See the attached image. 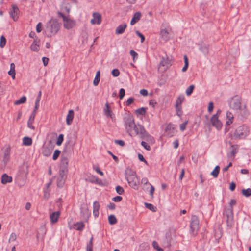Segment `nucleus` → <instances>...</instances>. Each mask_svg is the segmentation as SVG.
I'll list each match as a JSON object with an SVG mask.
<instances>
[{
	"instance_id": "nucleus-25",
	"label": "nucleus",
	"mask_w": 251,
	"mask_h": 251,
	"mask_svg": "<svg viewBox=\"0 0 251 251\" xmlns=\"http://www.w3.org/2000/svg\"><path fill=\"white\" fill-rule=\"evenodd\" d=\"M84 227V224L82 222H77L73 225V228L78 231H82Z\"/></svg>"
},
{
	"instance_id": "nucleus-3",
	"label": "nucleus",
	"mask_w": 251,
	"mask_h": 251,
	"mask_svg": "<svg viewBox=\"0 0 251 251\" xmlns=\"http://www.w3.org/2000/svg\"><path fill=\"white\" fill-rule=\"evenodd\" d=\"M126 178L130 187L137 190L139 185V180L136 172L130 168L126 170Z\"/></svg>"
},
{
	"instance_id": "nucleus-45",
	"label": "nucleus",
	"mask_w": 251,
	"mask_h": 251,
	"mask_svg": "<svg viewBox=\"0 0 251 251\" xmlns=\"http://www.w3.org/2000/svg\"><path fill=\"white\" fill-rule=\"evenodd\" d=\"M135 112L137 115H144L146 113V109L142 107L137 109Z\"/></svg>"
},
{
	"instance_id": "nucleus-52",
	"label": "nucleus",
	"mask_w": 251,
	"mask_h": 251,
	"mask_svg": "<svg viewBox=\"0 0 251 251\" xmlns=\"http://www.w3.org/2000/svg\"><path fill=\"white\" fill-rule=\"evenodd\" d=\"M42 24L41 22H39L37 24L36 27V30L37 32L40 33L42 30Z\"/></svg>"
},
{
	"instance_id": "nucleus-15",
	"label": "nucleus",
	"mask_w": 251,
	"mask_h": 251,
	"mask_svg": "<svg viewBox=\"0 0 251 251\" xmlns=\"http://www.w3.org/2000/svg\"><path fill=\"white\" fill-rule=\"evenodd\" d=\"M60 212L59 211L52 212L50 215V219L51 224H54L57 223L60 217Z\"/></svg>"
},
{
	"instance_id": "nucleus-43",
	"label": "nucleus",
	"mask_w": 251,
	"mask_h": 251,
	"mask_svg": "<svg viewBox=\"0 0 251 251\" xmlns=\"http://www.w3.org/2000/svg\"><path fill=\"white\" fill-rule=\"evenodd\" d=\"M175 108L176 112V115L178 117H181L183 114L181 106H175Z\"/></svg>"
},
{
	"instance_id": "nucleus-1",
	"label": "nucleus",
	"mask_w": 251,
	"mask_h": 251,
	"mask_svg": "<svg viewBox=\"0 0 251 251\" xmlns=\"http://www.w3.org/2000/svg\"><path fill=\"white\" fill-rule=\"evenodd\" d=\"M241 98L239 96L236 95L228 101L229 107L235 111L238 118L241 120H245L250 115V112L245 104H242Z\"/></svg>"
},
{
	"instance_id": "nucleus-18",
	"label": "nucleus",
	"mask_w": 251,
	"mask_h": 251,
	"mask_svg": "<svg viewBox=\"0 0 251 251\" xmlns=\"http://www.w3.org/2000/svg\"><path fill=\"white\" fill-rule=\"evenodd\" d=\"M12 180V177L9 176L7 174H3L1 176V182L2 184L5 185L8 183H11Z\"/></svg>"
},
{
	"instance_id": "nucleus-48",
	"label": "nucleus",
	"mask_w": 251,
	"mask_h": 251,
	"mask_svg": "<svg viewBox=\"0 0 251 251\" xmlns=\"http://www.w3.org/2000/svg\"><path fill=\"white\" fill-rule=\"evenodd\" d=\"M43 154L45 156H48L51 154V151L48 148H45L43 151Z\"/></svg>"
},
{
	"instance_id": "nucleus-33",
	"label": "nucleus",
	"mask_w": 251,
	"mask_h": 251,
	"mask_svg": "<svg viewBox=\"0 0 251 251\" xmlns=\"http://www.w3.org/2000/svg\"><path fill=\"white\" fill-rule=\"evenodd\" d=\"M117 222V219L113 215H110L108 216V222L110 225H114Z\"/></svg>"
},
{
	"instance_id": "nucleus-37",
	"label": "nucleus",
	"mask_w": 251,
	"mask_h": 251,
	"mask_svg": "<svg viewBox=\"0 0 251 251\" xmlns=\"http://www.w3.org/2000/svg\"><path fill=\"white\" fill-rule=\"evenodd\" d=\"M26 100V98L25 96L22 97L19 100L15 101L14 102L15 105H19L21 104H23L25 102Z\"/></svg>"
},
{
	"instance_id": "nucleus-29",
	"label": "nucleus",
	"mask_w": 251,
	"mask_h": 251,
	"mask_svg": "<svg viewBox=\"0 0 251 251\" xmlns=\"http://www.w3.org/2000/svg\"><path fill=\"white\" fill-rule=\"evenodd\" d=\"M160 65L168 67L170 65V63L168 58L163 57L160 62Z\"/></svg>"
},
{
	"instance_id": "nucleus-41",
	"label": "nucleus",
	"mask_w": 251,
	"mask_h": 251,
	"mask_svg": "<svg viewBox=\"0 0 251 251\" xmlns=\"http://www.w3.org/2000/svg\"><path fill=\"white\" fill-rule=\"evenodd\" d=\"M65 180L66 179H65L64 178H61L60 177H58L57 180V186L58 187H62L65 183Z\"/></svg>"
},
{
	"instance_id": "nucleus-62",
	"label": "nucleus",
	"mask_w": 251,
	"mask_h": 251,
	"mask_svg": "<svg viewBox=\"0 0 251 251\" xmlns=\"http://www.w3.org/2000/svg\"><path fill=\"white\" fill-rule=\"evenodd\" d=\"M8 74L9 75H11L12 78L14 79L15 78V71L10 70Z\"/></svg>"
},
{
	"instance_id": "nucleus-4",
	"label": "nucleus",
	"mask_w": 251,
	"mask_h": 251,
	"mask_svg": "<svg viewBox=\"0 0 251 251\" xmlns=\"http://www.w3.org/2000/svg\"><path fill=\"white\" fill-rule=\"evenodd\" d=\"M58 15L62 18L63 27L66 29L70 30L76 26V21L71 19L69 15H65L61 12H58Z\"/></svg>"
},
{
	"instance_id": "nucleus-51",
	"label": "nucleus",
	"mask_w": 251,
	"mask_h": 251,
	"mask_svg": "<svg viewBox=\"0 0 251 251\" xmlns=\"http://www.w3.org/2000/svg\"><path fill=\"white\" fill-rule=\"evenodd\" d=\"M60 153V151L58 150H56L54 151V153L53 154V156H52L53 160H56L57 159V158L58 157Z\"/></svg>"
},
{
	"instance_id": "nucleus-2",
	"label": "nucleus",
	"mask_w": 251,
	"mask_h": 251,
	"mask_svg": "<svg viewBox=\"0 0 251 251\" xmlns=\"http://www.w3.org/2000/svg\"><path fill=\"white\" fill-rule=\"evenodd\" d=\"M60 29V24L55 18H51L48 21L45 26L43 33L49 38L55 36Z\"/></svg>"
},
{
	"instance_id": "nucleus-11",
	"label": "nucleus",
	"mask_w": 251,
	"mask_h": 251,
	"mask_svg": "<svg viewBox=\"0 0 251 251\" xmlns=\"http://www.w3.org/2000/svg\"><path fill=\"white\" fill-rule=\"evenodd\" d=\"M10 17L14 21L18 20L19 18V8L15 4L12 5V8L9 12Z\"/></svg>"
},
{
	"instance_id": "nucleus-57",
	"label": "nucleus",
	"mask_w": 251,
	"mask_h": 251,
	"mask_svg": "<svg viewBox=\"0 0 251 251\" xmlns=\"http://www.w3.org/2000/svg\"><path fill=\"white\" fill-rule=\"evenodd\" d=\"M213 108H214L213 103L212 102H210L208 103V108H207V110H208V112L211 113L213 110Z\"/></svg>"
},
{
	"instance_id": "nucleus-22",
	"label": "nucleus",
	"mask_w": 251,
	"mask_h": 251,
	"mask_svg": "<svg viewBox=\"0 0 251 251\" xmlns=\"http://www.w3.org/2000/svg\"><path fill=\"white\" fill-rule=\"evenodd\" d=\"M74 112L73 110H69L66 117V124L70 125L74 119Z\"/></svg>"
},
{
	"instance_id": "nucleus-55",
	"label": "nucleus",
	"mask_w": 251,
	"mask_h": 251,
	"mask_svg": "<svg viewBox=\"0 0 251 251\" xmlns=\"http://www.w3.org/2000/svg\"><path fill=\"white\" fill-rule=\"evenodd\" d=\"M17 239V235L15 233H12L9 239V242L15 241Z\"/></svg>"
},
{
	"instance_id": "nucleus-31",
	"label": "nucleus",
	"mask_w": 251,
	"mask_h": 251,
	"mask_svg": "<svg viewBox=\"0 0 251 251\" xmlns=\"http://www.w3.org/2000/svg\"><path fill=\"white\" fill-rule=\"evenodd\" d=\"M67 169L66 168L60 169L58 177L66 179L67 177Z\"/></svg>"
},
{
	"instance_id": "nucleus-26",
	"label": "nucleus",
	"mask_w": 251,
	"mask_h": 251,
	"mask_svg": "<svg viewBox=\"0 0 251 251\" xmlns=\"http://www.w3.org/2000/svg\"><path fill=\"white\" fill-rule=\"evenodd\" d=\"M35 119V117H34V115H30L29 117V118L28 119V122H27V126L28 128H29L31 129H34V126H33V123H34Z\"/></svg>"
},
{
	"instance_id": "nucleus-19",
	"label": "nucleus",
	"mask_w": 251,
	"mask_h": 251,
	"mask_svg": "<svg viewBox=\"0 0 251 251\" xmlns=\"http://www.w3.org/2000/svg\"><path fill=\"white\" fill-rule=\"evenodd\" d=\"M126 27L127 25L126 24H121L118 25L115 30L116 34L119 35L123 34L125 32Z\"/></svg>"
},
{
	"instance_id": "nucleus-36",
	"label": "nucleus",
	"mask_w": 251,
	"mask_h": 251,
	"mask_svg": "<svg viewBox=\"0 0 251 251\" xmlns=\"http://www.w3.org/2000/svg\"><path fill=\"white\" fill-rule=\"evenodd\" d=\"M220 171V167L219 166H216L213 171L211 173V175L213 176L215 178L217 177L218 176Z\"/></svg>"
},
{
	"instance_id": "nucleus-23",
	"label": "nucleus",
	"mask_w": 251,
	"mask_h": 251,
	"mask_svg": "<svg viewBox=\"0 0 251 251\" xmlns=\"http://www.w3.org/2000/svg\"><path fill=\"white\" fill-rule=\"evenodd\" d=\"M100 204L99 202L95 201L93 203V215L95 217H98L99 214Z\"/></svg>"
},
{
	"instance_id": "nucleus-56",
	"label": "nucleus",
	"mask_w": 251,
	"mask_h": 251,
	"mask_svg": "<svg viewBox=\"0 0 251 251\" xmlns=\"http://www.w3.org/2000/svg\"><path fill=\"white\" fill-rule=\"evenodd\" d=\"M112 75L114 77H117L119 75L120 72L118 69H114L112 71Z\"/></svg>"
},
{
	"instance_id": "nucleus-6",
	"label": "nucleus",
	"mask_w": 251,
	"mask_h": 251,
	"mask_svg": "<svg viewBox=\"0 0 251 251\" xmlns=\"http://www.w3.org/2000/svg\"><path fill=\"white\" fill-rule=\"evenodd\" d=\"M135 124L133 116H128L125 119V126L127 132L130 134H133Z\"/></svg>"
},
{
	"instance_id": "nucleus-21",
	"label": "nucleus",
	"mask_w": 251,
	"mask_h": 251,
	"mask_svg": "<svg viewBox=\"0 0 251 251\" xmlns=\"http://www.w3.org/2000/svg\"><path fill=\"white\" fill-rule=\"evenodd\" d=\"M226 125H230L233 123V114L230 111H227L226 114Z\"/></svg>"
},
{
	"instance_id": "nucleus-64",
	"label": "nucleus",
	"mask_w": 251,
	"mask_h": 251,
	"mask_svg": "<svg viewBox=\"0 0 251 251\" xmlns=\"http://www.w3.org/2000/svg\"><path fill=\"white\" fill-rule=\"evenodd\" d=\"M44 197L45 199H48L50 197V193L49 189H46L44 190Z\"/></svg>"
},
{
	"instance_id": "nucleus-7",
	"label": "nucleus",
	"mask_w": 251,
	"mask_h": 251,
	"mask_svg": "<svg viewBox=\"0 0 251 251\" xmlns=\"http://www.w3.org/2000/svg\"><path fill=\"white\" fill-rule=\"evenodd\" d=\"M190 232L193 235H197L199 229V220L196 215H193L190 224Z\"/></svg>"
},
{
	"instance_id": "nucleus-49",
	"label": "nucleus",
	"mask_w": 251,
	"mask_h": 251,
	"mask_svg": "<svg viewBox=\"0 0 251 251\" xmlns=\"http://www.w3.org/2000/svg\"><path fill=\"white\" fill-rule=\"evenodd\" d=\"M6 44V39L4 36H1L0 39V47L3 48L4 47Z\"/></svg>"
},
{
	"instance_id": "nucleus-30",
	"label": "nucleus",
	"mask_w": 251,
	"mask_h": 251,
	"mask_svg": "<svg viewBox=\"0 0 251 251\" xmlns=\"http://www.w3.org/2000/svg\"><path fill=\"white\" fill-rule=\"evenodd\" d=\"M237 152V148L234 146L232 147V151L228 154V157L232 159H233L235 157V154Z\"/></svg>"
},
{
	"instance_id": "nucleus-47",
	"label": "nucleus",
	"mask_w": 251,
	"mask_h": 251,
	"mask_svg": "<svg viewBox=\"0 0 251 251\" xmlns=\"http://www.w3.org/2000/svg\"><path fill=\"white\" fill-rule=\"evenodd\" d=\"M63 139H64L63 135L60 134L57 138L56 144L58 146L60 145L62 143L63 141Z\"/></svg>"
},
{
	"instance_id": "nucleus-63",
	"label": "nucleus",
	"mask_w": 251,
	"mask_h": 251,
	"mask_svg": "<svg viewBox=\"0 0 251 251\" xmlns=\"http://www.w3.org/2000/svg\"><path fill=\"white\" fill-rule=\"evenodd\" d=\"M93 169L94 170H95L96 172L99 174L100 176H103V173L100 170V168L98 167H94Z\"/></svg>"
},
{
	"instance_id": "nucleus-58",
	"label": "nucleus",
	"mask_w": 251,
	"mask_h": 251,
	"mask_svg": "<svg viewBox=\"0 0 251 251\" xmlns=\"http://www.w3.org/2000/svg\"><path fill=\"white\" fill-rule=\"evenodd\" d=\"M125 95V91L124 88H121L119 91V97L120 99H122Z\"/></svg>"
},
{
	"instance_id": "nucleus-8",
	"label": "nucleus",
	"mask_w": 251,
	"mask_h": 251,
	"mask_svg": "<svg viewBox=\"0 0 251 251\" xmlns=\"http://www.w3.org/2000/svg\"><path fill=\"white\" fill-rule=\"evenodd\" d=\"M171 28L167 25H162L161 27L160 35L164 41H168L170 38Z\"/></svg>"
},
{
	"instance_id": "nucleus-17",
	"label": "nucleus",
	"mask_w": 251,
	"mask_h": 251,
	"mask_svg": "<svg viewBox=\"0 0 251 251\" xmlns=\"http://www.w3.org/2000/svg\"><path fill=\"white\" fill-rule=\"evenodd\" d=\"M146 133L144 127L140 125H135V127L134 128L133 134L138 135H144Z\"/></svg>"
},
{
	"instance_id": "nucleus-13",
	"label": "nucleus",
	"mask_w": 251,
	"mask_h": 251,
	"mask_svg": "<svg viewBox=\"0 0 251 251\" xmlns=\"http://www.w3.org/2000/svg\"><path fill=\"white\" fill-rule=\"evenodd\" d=\"M165 131L167 136L168 137H172L175 133L176 132V127L174 125L172 124H169L167 125Z\"/></svg>"
},
{
	"instance_id": "nucleus-27",
	"label": "nucleus",
	"mask_w": 251,
	"mask_h": 251,
	"mask_svg": "<svg viewBox=\"0 0 251 251\" xmlns=\"http://www.w3.org/2000/svg\"><path fill=\"white\" fill-rule=\"evenodd\" d=\"M32 139L28 137H24L23 139V145L27 146H29L32 145Z\"/></svg>"
},
{
	"instance_id": "nucleus-34",
	"label": "nucleus",
	"mask_w": 251,
	"mask_h": 251,
	"mask_svg": "<svg viewBox=\"0 0 251 251\" xmlns=\"http://www.w3.org/2000/svg\"><path fill=\"white\" fill-rule=\"evenodd\" d=\"M200 50L204 54H207L208 52V46L206 44L202 45L199 48Z\"/></svg>"
},
{
	"instance_id": "nucleus-60",
	"label": "nucleus",
	"mask_w": 251,
	"mask_h": 251,
	"mask_svg": "<svg viewBox=\"0 0 251 251\" xmlns=\"http://www.w3.org/2000/svg\"><path fill=\"white\" fill-rule=\"evenodd\" d=\"M188 121H186L184 123L180 124V129L181 131H184L186 129V125L188 124Z\"/></svg>"
},
{
	"instance_id": "nucleus-61",
	"label": "nucleus",
	"mask_w": 251,
	"mask_h": 251,
	"mask_svg": "<svg viewBox=\"0 0 251 251\" xmlns=\"http://www.w3.org/2000/svg\"><path fill=\"white\" fill-rule=\"evenodd\" d=\"M115 143L116 144H118V145H120L121 147H123V146H124L125 145V142L124 141H123V140H116L115 141Z\"/></svg>"
},
{
	"instance_id": "nucleus-9",
	"label": "nucleus",
	"mask_w": 251,
	"mask_h": 251,
	"mask_svg": "<svg viewBox=\"0 0 251 251\" xmlns=\"http://www.w3.org/2000/svg\"><path fill=\"white\" fill-rule=\"evenodd\" d=\"M224 216L226 218V224L228 226L231 227L233 224V214L232 207L226 209L223 213Z\"/></svg>"
},
{
	"instance_id": "nucleus-59",
	"label": "nucleus",
	"mask_w": 251,
	"mask_h": 251,
	"mask_svg": "<svg viewBox=\"0 0 251 251\" xmlns=\"http://www.w3.org/2000/svg\"><path fill=\"white\" fill-rule=\"evenodd\" d=\"M136 34L141 38V42L143 43L145 41V37L139 31H136Z\"/></svg>"
},
{
	"instance_id": "nucleus-20",
	"label": "nucleus",
	"mask_w": 251,
	"mask_h": 251,
	"mask_svg": "<svg viewBox=\"0 0 251 251\" xmlns=\"http://www.w3.org/2000/svg\"><path fill=\"white\" fill-rule=\"evenodd\" d=\"M141 16V13L140 12L135 13L130 21V25H133L138 22L140 20Z\"/></svg>"
},
{
	"instance_id": "nucleus-10",
	"label": "nucleus",
	"mask_w": 251,
	"mask_h": 251,
	"mask_svg": "<svg viewBox=\"0 0 251 251\" xmlns=\"http://www.w3.org/2000/svg\"><path fill=\"white\" fill-rule=\"evenodd\" d=\"M210 122L211 125L217 130H219L222 129L223 124L222 122L219 119V117L215 115H213L211 118Z\"/></svg>"
},
{
	"instance_id": "nucleus-5",
	"label": "nucleus",
	"mask_w": 251,
	"mask_h": 251,
	"mask_svg": "<svg viewBox=\"0 0 251 251\" xmlns=\"http://www.w3.org/2000/svg\"><path fill=\"white\" fill-rule=\"evenodd\" d=\"M250 134V129L248 126L243 125L237 127L234 133L235 139H245Z\"/></svg>"
},
{
	"instance_id": "nucleus-53",
	"label": "nucleus",
	"mask_w": 251,
	"mask_h": 251,
	"mask_svg": "<svg viewBox=\"0 0 251 251\" xmlns=\"http://www.w3.org/2000/svg\"><path fill=\"white\" fill-rule=\"evenodd\" d=\"M146 207L152 211H155V207L151 204L145 203Z\"/></svg>"
},
{
	"instance_id": "nucleus-46",
	"label": "nucleus",
	"mask_w": 251,
	"mask_h": 251,
	"mask_svg": "<svg viewBox=\"0 0 251 251\" xmlns=\"http://www.w3.org/2000/svg\"><path fill=\"white\" fill-rule=\"evenodd\" d=\"M130 54L132 57L133 60L135 62L138 58V54L133 50L130 51Z\"/></svg>"
},
{
	"instance_id": "nucleus-28",
	"label": "nucleus",
	"mask_w": 251,
	"mask_h": 251,
	"mask_svg": "<svg viewBox=\"0 0 251 251\" xmlns=\"http://www.w3.org/2000/svg\"><path fill=\"white\" fill-rule=\"evenodd\" d=\"M100 71H98L96 72V76L93 81V84L95 86H97L100 81Z\"/></svg>"
},
{
	"instance_id": "nucleus-24",
	"label": "nucleus",
	"mask_w": 251,
	"mask_h": 251,
	"mask_svg": "<svg viewBox=\"0 0 251 251\" xmlns=\"http://www.w3.org/2000/svg\"><path fill=\"white\" fill-rule=\"evenodd\" d=\"M143 136V139L145 140L144 141L148 142L149 144H152L154 143L155 141L152 136L150 134L145 133Z\"/></svg>"
},
{
	"instance_id": "nucleus-42",
	"label": "nucleus",
	"mask_w": 251,
	"mask_h": 251,
	"mask_svg": "<svg viewBox=\"0 0 251 251\" xmlns=\"http://www.w3.org/2000/svg\"><path fill=\"white\" fill-rule=\"evenodd\" d=\"M194 87L195 86L194 85H191L186 89L185 92L187 96L191 95L194 90Z\"/></svg>"
},
{
	"instance_id": "nucleus-16",
	"label": "nucleus",
	"mask_w": 251,
	"mask_h": 251,
	"mask_svg": "<svg viewBox=\"0 0 251 251\" xmlns=\"http://www.w3.org/2000/svg\"><path fill=\"white\" fill-rule=\"evenodd\" d=\"M40 42V40L38 38H36V39H34L30 46L31 50L33 51L38 52L39 50Z\"/></svg>"
},
{
	"instance_id": "nucleus-32",
	"label": "nucleus",
	"mask_w": 251,
	"mask_h": 251,
	"mask_svg": "<svg viewBox=\"0 0 251 251\" xmlns=\"http://www.w3.org/2000/svg\"><path fill=\"white\" fill-rule=\"evenodd\" d=\"M185 100L184 95L179 96L176 100L175 106H181V104Z\"/></svg>"
},
{
	"instance_id": "nucleus-54",
	"label": "nucleus",
	"mask_w": 251,
	"mask_h": 251,
	"mask_svg": "<svg viewBox=\"0 0 251 251\" xmlns=\"http://www.w3.org/2000/svg\"><path fill=\"white\" fill-rule=\"evenodd\" d=\"M116 191L117 193L118 194H119V195H122L124 192V190L123 188L120 186H117L116 187Z\"/></svg>"
},
{
	"instance_id": "nucleus-39",
	"label": "nucleus",
	"mask_w": 251,
	"mask_h": 251,
	"mask_svg": "<svg viewBox=\"0 0 251 251\" xmlns=\"http://www.w3.org/2000/svg\"><path fill=\"white\" fill-rule=\"evenodd\" d=\"M90 181L91 182L97 184H100L101 181L96 176H90Z\"/></svg>"
},
{
	"instance_id": "nucleus-38",
	"label": "nucleus",
	"mask_w": 251,
	"mask_h": 251,
	"mask_svg": "<svg viewBox=\"0 0 251 251\" xmlns=\"http://www.w3.org/2000/svg\"><path fill=\"white\" fill-rule=\"evenodd\" d=\"M184 60L185 64L184 67L182 69V71L183 72H185L187 70L189 65L188 59L186 55H185L184 56Z\"/></svg>"
},
{
	"instance_id": "nucleus-40",
	"label": "nucleus",
	"mask_w": 251,
	"mask_h": 251,
	"mask_svg": "<svg viewBox=\"0 0 251 251\" xmlns=\"http://www.w3.org/2000/svg\"><path fill=\"white\" fill-rule=\"evenodd\" d=\"M242 193L246 197H249L251 195V189L250 188L243 189L242 190Z\"/></svg>"
},
{
	"instance_id": "nucleus-44",
	"label": "nucleus",
	"mask_w": 251,
	"mask_h": 251,
	"mask_svg": "<svg viewBox=\"0 0 251 251\" xmlns=\"http://www.w3.org/2000/svg\"><path fill=\"white\" fill-rule=\"evenodd\" d=\"M68 160L66 158H63L61 162V168H66L67 169Z\"/></svg>"
},
{
	"instance_id": "nucleus-35",
	"label": "nucleus",
	"mask_w": 251,
	"mask_h": 251,
	"mask_svg": "<svg viewBox=\"0 0 251 251\" xmlns=\"http://www.w3.org/2000/svg\"><path fill=\"white\" fill-rule=\"evenodd\" d=\"M42 95V92L41 91H39L38 93V95L36 99L35 102V109H38L39 107V103L40 101L41 100Z\"/></svg>"
},
{
	"instance_id": "nucleus-50",
	"label": "nucleus",
	"mask_w": 251,
	"mask_h": 251,
	"mask_svg": "<svg viewBox=\"0 0 251 251\" xmlns=\"http://www.w3.org/2000/svg\"><path fill=\"white\" fill-rule=\"evenodd\" d=\"M141 145L147 151H150L151 150L150 146L147 142L144 141H142L141 142Z\"/></svg>"
},
{
	"instance_id": "nucleus-14",
	"label": "nucleus",
	"mask_w": 251,
	"mask_h": 251,
	"mask_svg": "<svg viewBox=\"0 0 251 251\" xmlns=\"http://www.w3.org/2000/svg\"><path fill=\"white\" fill-rule=\"evenodd\" d=\"M104 115L107 117L111 118L112 120L115 118V115L111 110L108 103H105V107L103 109Z\"/></svg>"
},
{
	"instance_id": "nucleus-12",
	"label": "nucleus",
	"mask_w": 251,
	"mask_h": 251,
	"mask_svg": "<svg viewBox=\"0 0 251 251\" xmlns=\"http://www.w3.org/2000/svg\"><path fill=\"white\" fill-rule=\"evenodd\" d=\"M93 18L91 20V24L92 25H100L102 21V17L101 14L99 12H94L92 14Z\"/></svg>"
}]
</instances>
